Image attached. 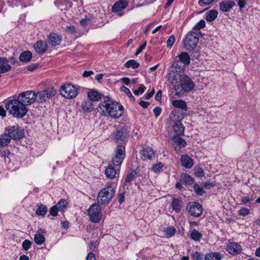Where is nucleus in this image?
Listing matches in <instances>:
<instances>
[{
	"label": "nucleus",
	"instance_id": "4",
	"mask_svg": "<svg viewBox=\"0 0 260 260\" xmlns=\"http://www.w3.org/2000/svg\"><path fill=\"white\" fill-rule=\"evenodd\" d=\"M37 95L33 91L27 90L20 92L17 98L26 107L27 106L31 105L36 101Z\"/></svg>",
	"mask_w": 260,
	"mask_h": 260
},
{
	"label": "nucleus",
	"instance_id": "32",
	"mask_svg": "<svg viewBox=\"0 0 260 260\" xmlns=\"http://www.w3.org/2000/svg\"><path fill=\"white\" fill-rule=\"evenodd\" d=\"M173 129L175 133H177V135H184V127L180 121H177L175 123Z\"/></svg>",
	"mask_w": 260,
	"mask_h": 260
},
{
	"label": "nucleus",
	"instance_id": "57",
	"mask_svg": "<svg viewBox=\"0 0 260 260\" xmlns=\"http://www.w3.org/2000/svg\"><path fill=\"white\" fill-rule=\"evenodd\" d=\"M253 200L252 196L249 197H243L241 199V202L243 204H246Z\"/></svg>",
	"mask_w": 260,
	"mask_h": 260
},
{
	"label": "nucleus",
	"instance_id": "12",
	"mask_svg": "<svg viewBox=\"0 0 260 260\" xmlns=\"http://www.w3.org/2000/svg\"><path fill=\"white\" fill-rule=\"evenodd\" d=\"M225 250L232 255L239 254L242 250L241 246L236 242H229L225 246Z\"/></svg>",
	"mask_w": 260,
	"mask_h": 260
},
{
	"label": "nucleus",
	"instance_id": "46",
	"mask_svg": "<svg viewBox=\"0 0 260 260\" xmlns=\"http://www.w3.org/2000/svg\"><path fill=\"white\" fill-rule=\"evenodd\" d=\"M163 167V165L161 162H157L156 164H155L153 165L151 168V170L155 173H158L160 171L162 168Z\"/></svg>",
	"mask_w": 260,
	"mask_h": 260
},
{
	"label": "nucleus",
	"instance_id": "23",
	"mask_svg": "<svg viewBox=\"0 0 260 260\" xmlns=\"http://www.w3.org/2000/svg\"><path fill=\"white\" fill-rule=\"evenodd\" d=\"M180 160L182 165L185 168L190 169L193 165L192 159L187 155H182Z\"/></svg>",
	"mask_w": 260,
	"mask_h": 260
},
{
	"label": "nucleus",
	"instance_id": "24",
	"mask_svg": "<svg viewBox=\"0 0 260 260\" xmlns=\"http://www.w3.org/2000/svg\"><path fill=\"white\" fill-rule=\"evenodd\" d=\"M47 45L46 42L42 41H38L34 45V48L36 51L39 54L44 53L47 50Z\"/></svg>",
	"mask_w": 260,
	"mask_h": 260
},
{
	"label": "nucleus",
	"instance_id": "33",
	"mask_svg": "<svg viewBox=\"0 0 260 260\" xmlns=\"http://www.w3.org/2000/svg\"><path fill=\"white\" fill-rule=\"evenodd\" d=\"M179 135H175L172 138L174 143L180 147H184L186 145V142L180 137Z\"/></svg>",
	"mask_w": 260,
	"mask_h": 260
},
{
	"label": "nucleus",
	"instance_id": "54",
	"mask_svg": "<svg viewBox=\"0 0 260 260\" xmlns=\"http://www.w3.org/2000/svg\"><path fill=\"white\" fill-rule=\"evenodd\" d=\"M145 90V87L143 85H141L139 87L138 89L135 90L134 91V93L136 95H139L140 93H143L144 92Z\"/></svg>",
	"mask_w": 260,
	"mask_h": 260
},
{
	"label": "nucleus",
	"instance_id": "55",
	"mask_svg": "<svg viewBox=\"0 0 260 260\" xmlns=\"http://www.w3.org/2000/svg\"><path fill=\"white\" fill-rule=\"evenodd\" d=\"M249 213V210L246 208H242L239 211V215L244 216L248 215Z\"/></svg>",
	"mask_w": 260,
	"mask_h": 260
},
{
	"label": "nucleus",
	"instance_id": "45",
	"mask_svg": "<svg viewBox=\"0 0 260 260\" xmlns=\"http://www.w3.org/2000/svg\"><path fill=\"white\" fill-rule=\"evenodd\" d=\"M165 233L167 237L169 238L175 234L176 230L174 227H169L165 230Z\"/></svg>",
	"mask_w": 260,
	"mask_h": 260
},
{
	"label": "nucleus",
	"instance_id": "8",
	"mask_svg": "<svg viewBox=\"0 0 260 260\" xmlns=\"http://www.w3.org/2000/svg\"><path fill=\"white\" fill-rule=\"evenodd\" d=\"M108 116L117 119L122 115L124 111L123 107L118 103L111 101L109 108Z\"/></svg>",
	"mask_w": 260,
	"mask_h": 260
},
{
	"label": "nucleus",
	"instance_id": "49",
	"mask_svg": "<svg viewBox=\"0 0 260 260\" xmlns=\"http://www.w3.org/2000/svg\"><path fill=\"white\" fill-rule=\"evenodd\" d=\"M205 21L204 20H201L200 21L193 27V29L195 30L199 31L201 28H203L205 27Z\"/></svg>",
	"mask_w": 260,
	"mask_h": 260
},
{
	"label": "nucleus",
	"instance_id": "34",
	"mask_svg": "<svg viewBox=\"0 0 260 260\" xmlns=\"http://www.w3.org/2000/svg\"><path fill=\"white\" fill-rule=\"evenodd\" d=\"M218 12L215 10H212L206 13V20L209 22L214 21L217 17Z\"/></svg>",
	"mask_w": 260,
	"mask_h": 260
},
{
	"label": "nucleus",
	"instance_id": "41",
	"mask_svg": "<svg viewBox=\"0 0 260 260\" xmlns=\"http://www.w3.org/2000/svg\"><path fill=\"white\" fill-rule=\"evenodd\" d=\"M48 208L47 206L41 204L36 210V213L39 216H44L47 213Z\"/></svg>",
	"mask_w": 260,
	"mask_h": 260
},
{
	"label": "nucleus",
	"instance_id": "36",
	"mask_svg": "<svg viewBox=\"0 0 260 260\" xmlns=\"http://www.w3.org/2000/svg\"><path fill=\"white\" fill-rule=\"evenodd\" d=\"M59 211L64 212L68 206V202L66 199L60 200L55 205Z\"/></svg>",
	"mask_w": 260,
	"mask_h": 260
},
{
	"label": "nucleus",
	"instance_id": "56",
	"mask_svg": "<svg viewBox=\"0 0 260 260\" xmlns=\"http://www.w3.org/2000/svg\"><path fill=\"white\" fill-rule=\"evenodd\" d=\"M214 0H199V4L201 6H205L211 4Z\"/></svg>",
	"mask_w": 260,
	"mask_h": 260
},
{
	"label": "nucleus",
	"instance_id": "17",
	"mask_svg": "<svg viewBox=\"0 0 260 260\" xmlns=\"http://www.w3.org/2000/svg\"><path fill=\"white\" fill-rule=\"evenodd\" d=\"M141 158L143 160L152 159L155 157V153L153 149L149 147L144 148L141 151Z\"/></svg>",
	"mask_w": 260,
	"mask_h": 260
},
{
	"label": "nucleus",
	"instance_id": "30",
	"mask_svg": "<svg viewBox=\"0 0 260 260\" xmlns=\"http://www.w3.org/2000/svg\"><path fill=\"white\" fill-rule=\"evenodd\" d=\"M81 108L82 110L87 113L91 112L93 109V105L91 101H85L81 103Z\"/></svg>",
	"mask_w": 260,
	"mask_h": 260
},
{
	"label": "nucleus",
	"instance_id": "38",
	"mask_svg": "<svg viewBox=\"0 0 260 260\" xmlns=\"http://www.w3.org/2000/svg\"><path fill=\"white\" fill-rule=\"evenodd\" d=\"M172 207L174 211H176L177 213H179L180 211L181 208L180 200L177 198L173 199Z\"/></svg>",
	"mask_w": 260,
	"mask_h": 260
},
{
	"label": "nucleus",
	"instance_id": "53",
	"mask_svg": "<svg viewBox=\"0 0 260 260\" xmlns=\"http://www.w3.org/2000/svg\"><path fill=\"white\" fill-rule=\"evenodd\" d=\"M136 174V173L135 171H133L129 173L125 178V182L126 183H130L131 182H132L134 179Z\"/></svg>",
	"mask_w": 260,
	"mask_h": 260
},
{
	"label": "nucleus",
	"instance_id": "25",
	"mask_svg": "<svg viewBox=\"0 0 260 260\" xmlns=\"http://www.w3.org/2000/svg\"><path fill=\"white\" fill-rule=\"evenodd\" d=\"M87 95L91 101L98 102L102 99V94L97 90H91L88 92Z\"/></svg>",
	"mask_w": 260,
	"mask_h": 260
},
{
	"label": "nucleus",
	"instance_id": "39",
	"mask_svg": "<svg viewBox=\"0 0 260 260\" xmlns=\"http://www.w3.org/2000/svg\"><path fill=\"white\" fill-rule=\"evenodd\" d=\"M11 138L9 135L3 134L0 136V146H5L10 142Z\"/></svg>",
	"mask_w": 260,
	"mask_h": 260
},
{
	"label": "nucleus",
	"instance_id": "63",
	"mask_svg": "<svg viewBox=\"0 0 260 260\" xmlns=\"http://www.w3.org/2000/svg\"><path fill=\"white\" fill-rule=\"evenodd\" d=\"M120 90L124 92L127 96L129 95L131 93L130 90L124 86L120 87Z\"/></svg>",
	"mask_w": 260,
	"mask_h": 260
},
{
	"label": "nucleus",
	"instance_id": "60",
	"mask_svg": "<svg viewBox=\"0 0 260 260\" xmlns=\"http://www.w3.org/2000/svg\"><path fill=\"white\" fill-rule=\"evenodd\" d=\"M146 46V42H145L142 45H141L137 49L135 53L136 55H138L139 53H140L145 48Z\"/></svg>",
	"mask_w": 260,
	"mask_h": 260
},
{
	"label": "nucleus",
	"instance_id": "37",
	"mask_svg": "<svg viewBox=\"0 0 260 260\" xmlns=\"http://www.w3.org/2000/svg\"><path fill=\"white\" fill-rule=\"evenodd\" d=\"M221 258V254L218 252H211L205 256V260H220Z\"/></svg>",
	"mask_w": 260,
	"mask_h": 260
},
{
	"label": "nucleus",
	"instance_id": "14",
	"mask_svg": "<svg viewBox=\"0 0 260 260\" xmlns=\"http://www.w3.org/2000/svg\"><path fill=\"white\" fill-rule=\"evenodd\" d=\"M112 100L110 99L106 100L102 102L98 108V111L102 115L104 116H108V111L110 108Z\"/></svg>",
	"mask_w": 260,
	"mask_h": 260
},
{
	"label": "nucleus",
	"instance_id": "48",
	"mask_svg": "<svg viewBox=\"0 0 260 260\" xmlns=\"http://www.w3.org/2000/svg\"><path fill=\"white\" fill-rule=\"evenodd\" d=\"M192 260H202L203 258V254L201 252H194L191 255Z\"/></svg>",
	"mask_w": 260,
	"mask_h": 260
},
{
	"label": "nucleus",
	"instance_id": "22",
	"mask_svg": "<svg viewBox=\"0 0 260 260\" xmlns=\"http://www.w3.org/2000/svg\"><path fill=\"white\" fill-rule=\"evenodd\" d=\"M235 4L233 1H222L220 4V9L222 12H229Z\"/></svg>",
	"mask_w": 260,
	"mask_h": 260
},
{
	"label": "nucleus",
	"instance_id": "15",
	"mask_svg": "<svg viewBox=\"0 0 260 260\" xmlns=\"http://www.w3.org/2000/svg\"><path fill=\"white\" fill-rule=\"evenodd\" d=\"M182 75L170 73L166 75L167 81L173 86L175 90V86L179 85L181 79Z\"/></svg>",
	"mask_w": 260,
	"mask_h": 260
},
{
	"label": "nucleus",
	"instance_id": "16",
	"mask_svg": "<svg viewBox=\"0 0 260 260\" xmlns=\"http://www.w3.org/2000/svg\"><path fill=\"white\" fill-rule=\"evenodd\" d=\"M129 136V130L126 126H123L117 130L115 134V139L117 141H125Z\"/></svg>",
	"mask_w": 260,
	"mask_h": 260
},
{
	"label": "nucleus",
	"instance_id": "44",
	"mask_svg": "<svg viewBox=\"0 0 260 260\" xmlns=\"http://www.w3.org/2000/svg\"><path fill=\"white\" fill-rule=\"evenodd\" d=\"M193 189L198 196H201L206 193L203 188L197 183L193 185Z\"/></svg>",
	"mask_w": 260,
	"mask_h": 260
},
{
	"label": "nucleus",
	"instance_id": "13",
	"mask_svg": "<svg viewBox=\"0 0 260 260\" xmlns=\"http://www.w3.org/2000/svg\"><path fill=\"white\" fill-rule=\"evenodd\" d=\"M127 6L128 2L126 0H119L113 5L112 11L114 13H119L118 16H122L123 13L121 12Z\"/></svg>",
	"mask_w": 260,
	"mask_h": 260
},
{
	"label": "nucleus",
	"instance_id": "21",
	"mask_svg": "<svg viewBox=\"0 0 260 260\" xmlns=\"http://www.w3.org/2000/svg\"><path fill=\"white\" fill-rule=\"evenodd\" d=\"M118 172V169H116L112 165H110L105 169V174L107 178L112 179L116 177Z\"/></svg>",
	"mask_w": 260,
	"mask_h": 260
},
{
	"label": "nucleus",
	"instance_id": "28",
	"mask_svg": "<svg viewBox=\"0 0 260 260\" xmlns=\"http://www.w3.org/2000/svg\"><path fill=\"white\" fill-rule=\"evenodd\" d=\"M172 66L176 70L177 72H183L186 69V66L176 58L172 63Z\"/></svg>",
	"mask_w": 260,
	"mask_h": 260
},
{
	"label": "nucleus",
	"instance_id": "9",
	"mask_svg": "<svg viewBox=\"0 0 260 260\" xmlns=\"http://www.w3.org/2000/svg\"><path fill=\"white\" fill-rule=\"evenodd\" d=\"M125 157V146L123 145H118L115 150L114 156L112 158L113 164L115 166H120Z\"/></svg>",
	"mask_w": 260,
	"mask_h": 260
},
{
	"label": "nucleus",
	"instance_id": "5",
	"mask_svg": "<svg viewBox=\"0 0 260 260\" xmlns=\"http://www.w3.org/2000/svg\"><path fill=\"white\" fill-rule=\"evenodd\" d=\"M183 45L187 50H193L197 46L199 42V35L196 32H189L183 40Z\"/></svg>",
	"mask_w": 260,
	"mask_h": 260
},
{
	"label": "nucleus",
	"instance_id": "1",
	"mask_svg": "<svg viewBox=\"0 0 260 260\" xmlns=\"http://www.w3.org/2000/svg\"><path fill=\"white\" fill-rule=\"evenodd\" d=\"M5 107L10 114L17 118H22L28 111L27 108L17 98V99L8 102L6 104Z\"/></svg>",
	"mask_w": 260,
	"mask_h": 260
},
{
	"label": "nucleus",
	"instance_id": "31",
	"mask_svg": "<svg viewBox=\"0 0 260 260\" xmlns=\"http://www.w3.org/2000/svg\"><path fill=\"white\" fill-rule=\"evenodd\" d=\"M32 55L31 52L25 51L22 52L19 56V59L23 62H27L31 60Z\"/></svg>",
	"mask_w": 260,
	"mask_h": 260
},
{
	"label": "nucleus",
	"instance_id": "50",
	"mask_svg": "<svg viewBox=\"0 0 260 260\" xmlns=\"http://www.w3.org/2000/svg\"><path fill=\"white\" fill-rule=\"evenodd\" d=\"M59 209L55 205L52 206L49 210V215L55 217L58 214Z\"/></svg>",
	"mask_w": 260,
	"mask_h": 260
},
{
	"label": "nucleus",
	"instance_id": "47",
	"mask_svg": "<svg viewBox=\"0 0 260 260\" xmlns=\"http://www.w3.org/2000/svg\"><path fill=\"white\" fill-rule=\"evenodd\" d=\"M194 174L197 177H203L205 175L204 171L200 167L196 168L194 169Z\"/></svg>",
	"mask_w": 260,
	"mask_h": 260
},
{
	"label": "nucleus",
	"instance_id": "19",
	"mask_svg": "<svg viewBox=\"0 0 260 260\" xmlns=\"http://www.w3.org/2000/svg\"><path fill=\"white\" fill-rule=\"evenodd\" d=\"M48 41L49 44L55 47L60 44L62 37L56 33H51L48 37Z\"/></svg>",
	"mask_w": 260,
	"mask_h": 260
},
{
	"label": "nucleus",
	"instance_id": "10",
	"mask_svg": "<svg viewBox=\"0 0 260 260\" xmlns=\"http://www.w3.org/2000/svg\"><path fill=\"white\" fill-rule=\"evenodd\" d=\"M186 209L188 213L194 217L200 216L203 211L202 205L197 202L189 203L186 206Z\"/></svg>",
	"mask_w": 260,
	"mask_h": 260
},
{
	"label": "nucleus",
	"instance_id": "6",
	"mask_svg": "<svg viewBox=\"0 0 260 260\" xmlns=\"http://www.w3.org/2000/svg\"><path fill=\"white\" fill-rule=\"evenodd\" d=\"M88 216L93 223H99L102 217L101 208L100 204H93L87 210Z\"/></svg>",
	"mask_w": 260,
	"mask_h": 260
},
{
	"label": "nucleus",
	"instance_id": "3",
	"mask_svg": "<svg viewBox=\"0 0 260 260\" xmlns=\"http://www.w3.org/2000/svg\"><path fill=\"white\" fill-rule=\"evenodd\" d=\"M194 87L195 85L192 80L188 76L183 74L180 84L175 86L176 94L178 95L181 92H188L193 90Z\"/></svg>",
	"mask_w": 260,
	"mask_h": 260
},
{
	"label": "nucleus",
	"instance_id": "29",
	"mask_svg": "<svg viewBox=\"0 0 260 260\" xmlns=\"http://www.w3.org/2000/svg\"><path fill=\"white\" fill-rule=\"evenodd\" d=\"M38 234L35 235L34 241L36 244L41 245L45 240V237L41 234V233H44V230L40 229L38 230Z\"/></svg>",
	"mask_w": 260,
	"mask_h": 260
},
{
	"label": "nucleus",
	"instance_id": "7",
	"mask_svg": "<svg viewBox=\"0 0 260 260\" xmlns=\"http://www.w3.org/2000/svg\"><path fill=\"white\" fill-rule=\"evenodd\" d=\"M60 93L64 98L72 99L77 96L78 90L72 84H65L61 87Z\"/></svg>",
	"mask_w": 260,
	"mask_h": 260
},
{
	"label": "nucleus",
	"instance_id": "52",
	"mask_svg": "<svg viewBox=\"0 0 260 260\" xmlns=\"http://www.w3.org/2000/svg\"><path fill=\"white\" fill-rule=\"evenodd\" d=\"M31 242L28 240H25L22 244V248L25 250H28L31 247Z\"/></svg>",
	"mask_w": 260,
	"mask_h": 260
},
{
	"label": "nucleus",
	"instance_id": "20",
	"mask_svg": "<svg viewBox=\"0 0 260 260\" xmlns=\"http://www.w3.org/2000/svg\"><path fill=\"white\" fill-rule=\"evenodd\" d=\"M9 60L5 57H0V74L8 72L11 69L9 64Z\"/></svg>",
	"mask_w": 260,
	"mask_h": 260
},
{
	"label": "nucleus",
	"instance_id": "42",
	"mask_svg": "<svg viewBox=\"0 0 260 260\" xmlns=\"http://www.w3.org/2000/svg\"><path fill=\"white\" fill-rule=\"evenodd\" d=\"M124 66L126 68H132L134 69H137L140 66V63L137 62L135 60H129L126 62L124 64Z\"/></svg>",
	"mask_w": 260,
	"mask_h": 260
},
{
	"label": "nucleus",
	"instance_id": "35",
	"mask_svg": "<svg viewBox=\"0 0 260 260\" xmlns=\"http://www.w3.org/2000/svg\"><path fill=\"white\" fill-rule=\"evenodd\" d=\"M172 104L174 107L180 108L184 110L187 109V105L185 102L181 100H173Z\"/></svg>",
	"mask_w": 260,
	"mask_h": 260
},
{
	"label": "nucleus",
	"instance_id": "61",
	"mask_svg": "<svg viewBox=\"0 0 260 260\" xmlns=\"http://www.w3.org/2000/svg\"><path fill=\"white\" fill-rule=\"evenodd\" d=\"M66 30L69 33H74L76 32V28L73 25L67 26Z\"/></svg>",
	"mask_w": 260,
	"mask_h": 260
},
{
	"label": "nucleus",
	"instance_id": "51",
	"mask_svg": "<svg viewBox=\"0 0 260 260\" xmlns=\"http://www.w3.org/2000/svg\"><path fill=\"white\" fill-rule=\"evenodd\" d=\"M175 41V38L174 36H170L167 41V46L168 48H171L173 45Z\"/></svg>",
	"mask_w": 260,
	"mask_h": 260
},
{
	"label": "nucleus",
	"instance_id": "11",
	"mask_svg": "<svg viewBox=\"0 0 260 260\" xmlns=\"http://www.w3.org/2000/svg\"><path fill=\"white\" fill-rule=\"evenodd\" d=\"M8 134L11 139L14 140H20L24 136V131L20 127L13 126L8 130Z\"/></svg>",
	"mask_w": 260,
	"mask_h": 260
},
{
	"label": "nucleus",
	"instance_id": "43",
	"mask_svg": "<svg viewBox=\"0 0 260 260\" xmlns=\"http://www.w3.org/2000/svg\"><path fill=\"white\" fill-rule=\"evenodd\" d=\"M93 17L91 16H86L85 18L80 20V24L82 26H86L91 23Z\"/></svg>",
	"mask_w": 260,
	"mask_h": 260
},
{
	"label": "nucleus",
	"instance_id": "40",
	"mask_svg": "<svg viewBox=\"0 0 260 260\" xmlns=\"http://www.w3.org/2000/svg\"><path fill=\"white\" fill-rule=\"evenodd\" d=\"M202 237V234L196 230H192L190 234V238L195 241H199Z\"/></svg>",
	"mask_w": 260,
	"mask_h": 260
},
{
	"label": "nucleus",
	"instance_id": "59",
	"mask_svg": "<svg viewBox=\"0 0 260 260\" xmlns=\"http://www.w3.org/2000/svg\"><path fill=\"white\" fill-rule=\"evenodd\" d=\"M153 112L156 117H158L161 113V109L160 107H156L153 109Z\"/></svg>",
	"mask_w": 260,
	"mask_h": 260
},
{
	"label": "nucleus",
	"instance_id": "62",
	"mask_svg": "<svg viewBox=\"0 0 260 260\" xmlns=\"http://www.w3.org/2000/svg\"><path fill=\"white\" fill-rule=\"evenodd\" d=\"M202 185L206 189H209L214 186V185L212 183L210 182H204L202 184Z\"/></svg>",
	"mask_w": 260,
	"mask_h": 260
},
{
	"label": "nucleus",
	"instance_id": "26",
	"mask_svg": "<svg viewBox=\"0 0 260 260\" xmlns=\"http://www.w3.org/2000/svg\"><path fill=\"white\" fill-rule=\"evenodd\" d=\"M175 58L186 66H187L190 63V58L187 52H181Z\"/></svg>",
	"mask_w": 260,
	"mask_h": 260
},
{
	"label": "nucleus",
	"instance_id": "64",
	"mask_svg": "<svg viewBox=\"0 0 260 260\" xmlns=\"http://www.w3.org/2000/svg\"><path fill=\"white\" fill-rule=\"evenodd\" d=\"M86 260H95V256L93 252H89L86 257Z\"/></svg>",
	"mask_w": 260,
	"mask_h": 260
},
{
	"label": "nucleus",
	"instance_id": "2",
	"mask_svg": "<svg viewBox=\"0 0 260 260\" xmlns=\"http://www.w3.org/2000/svg\"><path fill=\"white\" fill-rule=\"evenodd\" d=\"M113 186V183L109 181L107 182L105 187L99 192L96 199L99 204L105 205L111 201L115 193V190Z\"/></svg>",
	"mask_w": 260,
	"mask_h": 260
},
{
	"label": "nucleus",
	"instance_id": "27",
	"mask_svg": "<svg viewBox=\"0 0 260 260\" xmlns=\"http://www.w3.org/2000/svg\"><path fill=\"white\" fill-rule=\"evenodd\" d=\"M180 182L185 185H191L194 182V179L187 174H182L180 176Z\"/></svg>",
	"mask_w": 260,
	"mask_h": 260
},
{
	"label": "nucleus",
	"instance_id": "58",
	"mask_svg": "<svg viewBox=\"0 0 260 260\" xmlns=\"http://www.w3.org/2000/svg\"><path fill=\"white\" fill-rule=\"evenodd\" d=\"M60 3L62 5L65 6L63 9L72 7V3L70 2V0H60Z\"/></svg>",
	"mask_w": 260,
	"mask_h": 260
},
{
	"label": "nucleus",
	"instance_id": "18",
	"mask_svg": "<svg viewBox=\"0 0 260 260\" xmlns=\"http://www.w3.org/2000/svg\"><path fill=\"white\" fill-rule=\"evenodd\" d=\"M38 94L41 101H45L55 95V91L52 88H48L39 92Z\"/></svg>",
	"mask_w": 260,
	"mask_h": 260
}]
</instances>
